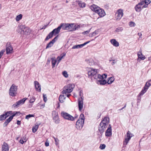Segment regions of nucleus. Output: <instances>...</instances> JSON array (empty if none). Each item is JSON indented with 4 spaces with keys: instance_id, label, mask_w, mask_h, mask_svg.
I'll return each mask as SVG.
<instances>
[{
    "instance_id": "11",
    "label": "nucleus",
    "mask_w": 151,
    "mask_h": 151,
    "mask_svg": "<svg viewBox=\"0 0 151 151\" xmlns=\"http://www.w3.org/2000/svg\"><path fill=\"white\" fill-rule=\"evenodd\" d=\"M67 30L69 31H73L76 30L77 28V26L74 24L68 23Z\"/></svg>"
},
{
    "instance_id": "53",
    "label": "nucleus",
    "mask_w": 151,
    "mask_h": 151,
    "mask_svg": "<svg viewBox=\"0 0 151 151\" xmlns=\"http://www.w3.org/2000/svg\"><path fill=\"white\" fill-rule=\"evenodd\" d=\"M58 35H57L52 40V42L53 43H54L57 40L58 37Z\"/></svg>"
},
{
    "instance_id": "21",
    "label": "nucleus",
    "mask_w": 151,
    "mask_h": 151,
    "mask_svg": "<svg viewBox=\"0 0 151 151\" xmlns=\"http://www.w3.org/2000/svg\"><path fill=\"white\" fill-rule=\"evenodd\" d=\"M8 145L7 143L4 142L2 146V151H9Z\"/></svg>"
},
{
    "instance_id": "10",
    "label": "nucleus",
    "mask_w": 151,
    "mask_h": 151,
    "mask_svg": "<svg viewBox=\"0 0 151 151\" xmlns=\"http://www.w3.org/2000/svg\"><path fill=\"white\" fill-rule=\"evenodd\" d=\"M13 49L10 42L7 43L6 45V51L7 54L11 53L13 52Z\"/></svg>"
},
{
    "instance_id": "37",
    "label": "nucleus",
    "mask_w": 151,
    "mask_h": 151,
    "mask_svg": "<svg viewBox=\"0 0 151 151\" xmlns=\"http://www.w3.org/2000/svg\"><path fill=\"white\" fill-rule=\"evenodd\" d=\"M55 142V144L56 145V146H58L59 144V140L57 138H55V137H53Z\"/></svg>"
},
{
    "instance_id": "60",
    "label": "nucleus",
    "mask_w": 151,
    "mask_h": 151,
    "mask_svg": "<svg viewBox=\"0 0 151 151\" xmlns=\"http://www.w3.org/2000/svg\"><path fill=\"white\" fill-rule=\"evenodd\" d=\"M43 98L44 101L45 102L46 101L47 99V98L45 96V95L43 94Z\"/></svg>"
},
{
    "instance_id": "51",
    "label": "nucleus",
    "mask_w": 151,
    "mask_h": 151,
    "mask_svg": "<svg viewBox=\"0 0 151 151\" xmlns=\"http://www.w3.org/2000/svg\"><path fill=\"white\" fill-rule=\"evenodd\" d=\"M90 30H91V29H90L86 31H85L84 32H83L82 33V34L84 35L88 34V33L90 32Z\"/></svg>"
},
{
    "instance_id": "12",
    "label": "nucleus",
    "mask_w": 151,
    "mask_h": 151,
    "mask_svg": "<svg viewBox=\"0 0 151 151\" xmlns=\"http://www.w3.org/2000/svg\"><path fill=\"white\" fill-rule=\"evenodd\" d=\"M97 72V70L96 69H91V70L88 72V77L89 78H91L92 77L94 76V77L96 76L97 75L96 74Z\"/></svg>"
},
{
    "instance_id": "41",
    "label": "nucleus",
    "mask_w": 151,
    "mask_h": 151,
    "mask_svg": "<svg viewBox=\"0 0 151 151\" xmlns=\"http://www.w3.org/2000/svg\"><path fill=\"white\" fill-rule=\"evenodd\" d=\"M15 114H12V115L11 116H10L9 118L7 119L6 120H7L8 121L9 123L11 121V120L13 119V117L15 116Z\"/></svg>"
},
{
    "instance_id": "48",
    "label": "nucleus",
    "mask_w": 151,
    "mask_h": 151,
    "mask_svg": "<svg viewBox=\"0 0 151 151\" xmlns=\"http://www.w3.org/2000/svg\"><path fill=\"white\" fill-rule=\"evenodd\" d=\"M63 76L65 78H67L68 76L67 72L66 71H64L63 72Z\"/></svg>"
},
{
    "instance_id": "28",
    "label": "nucleus",
    "mask_w": 151,
    "mask_h": 151,
    "mask_svg": "<svg viewBox=\"0 0 151 151\" xmlns=\"http://www.w3.org/2000/svg\"><path fill=\"white\" fill-rule=\"evenodd\" d=\"M114 77H111L109 78H108V81L107 83L108 84H111L114 80Z\"/></svg>"
},
{
    "instance_id": "57",
    "label": "nucleus",
    "mask_w": 151,
    "mask_h": 151,
    "mask_svg": "<svg viewBox=\"0 0 151 151\" xmlns=\"http://www.w3.org/2000/svg\"><path fill=\"white\" fill-rule=\"evenodd\" d=\"M79 48V47L78 46V45H74L72 47V49H78Z\"/></svg>"
},
{
    "instance_id": "30",
    "label": "nucleus",
    "mask_w": 151,
    "mask_h": 151,
    "mask_svg": "<svg viewBox=\"0 0 151 151\" xmlns=\"http://www.w3.org/2000/svg\"><path fill=\"white\" fill-rule=\"evenodd\" d=\"M65 95H60L59 98V100L60 102L61 103H63V100H65Z\"/></svg>"
},
{
    "instance_id": "25",
    "label": "nucleus",
    "mask_w": 151,
    "mask_h": 151,
    "mask_svg": "<svg viewBox=\"0 0 151 151\" xmlns=\"http://www.w3.org/2000/svg\"><path fill=\"white\" fill-rule=\"evenodd\" d=\"M147 90L146 88L145 87H144L142 91L138 94V96H142L145 93Z\"/></svg>"
},
{
    "instance_id": "62",
    "label": "nucleus",
    "mask_w": 151,
    "mask_h": 151,
    "mask_svg": "<svg viewBox=\"0 0 151 151\" xmlns=\"http://www.w3.org/2000/svg\"><path fill=\"white\" fill-rule=\"evenodd\" d=\"M49 142H48L46 141L45 143V145L46 147H47L49 146Z\"/></svg>"
},
{
    "instance_id": "38",
    "label": "nucleus",
    "mask_w": 151,
    "mask_h": 151,
    "mask_svg": "<svg viewBox=\"0 0 151 151\" xmlns=\"http://www.w3.org/2000/svg\"><path fill=\"white\" fill-rule=\"evenodd\" d=\"M90 42V41H87V42H86L84 43H83V44H80V45H78V46L79 48H82L83 46H85V45H86L88 43H89Z\"/></svg>"
},
{
    "instance_id": "17",
    "label": "nucleus",
    "mask_w": 151,
    "mask_h": 151,
    "mask_svg": "<svg viewBox=\"0 0 151 151\" xmlns=\"http://www.w3.org/2000/svg\"><path fill=\"white\" fill-rule=\"evenodd\" d=\"M137 56L138 58L137 59V61H140V60L139 59L143 60L145 58V56L143 55L141 50H140L137 53Z\"/></svg>"
},
{
    "instance_id": "24",
    "label": "nucleus",
    "mask_w": 151,
    "mask_h": 151,
    "mask_svg": "<svg viewBox=\"0 0 151 151\" xmlns=\"http://www.w3.org/2000/svg\"><path fill=\"white\" fill-rule=\"evenodd\" d=\"M68 23H61L59 26L61 27V29L62 28L64 30H67Z\"/></svg>"
},
{
    "instance_id": "18",
    "label": "nucleus",
    "mask_w": 151,
    "mask_h": 151,
    "mask_svg": "<svg viewBox=\"0 0 151 151\" xmlns=\"http://www.w3.org/2000/svg\"><path fill=\"white\" fill-rule=\"evenodd\" d=\"M34 84L36 91L39 92H40L41 89V86L39 83L37 81H35L34 82Z\"/></svg>"
},
{
    "instance_id": "26",
    "label": "nucleus",
    "mask_w": 151,
    "mask_h": 151,
    "mask_svg": "<svg viewBox=\"0 0 151 151\" xmlns=\"http://www.w3.org/2000/svg\"><path fill=\"white\" fill-rule=\"evenodd\" d=\"M54 35L52 31L50 32L48 35L47 36L45 39V41H47L49 39L51 38Z\"/></svg>"
},
{
    "instance_id": "58",
    "label": "nucleus",
    "mask_w": 151,
    "mask_h": 151,
    "mask_svg": "<svg viewBox=\"0 0 151 151\" xmlns=\"http://www.w3.org/2000/svg\"><path fill=\"white\" fill-rule=\"evenodd\" d=\"M137 97L138 98L137 100V102L139 103L140 101L141 98L140 97V96H139L138 95V96Z\"/></svg>"
},
{
    "instance_id": "13",
    "label": "nucleus",
    "mask_w": 151,
    "mask_h": 151,
    "mask_svg": "<svg viewBox=\"0 0 151 151\" xmlns=\"http://www.w3.org/2000/svg\"><path fill=\"white\" fill-rule=\"evenodd\" d=\"M83 97L81 96L79 98L78 100V104L79 110L81 111L83 107Z\"/></svg>"
},
{
    "instance_id": "3",
    "label": "nucleus",
    "mask_w": 151,
    "mask_h": 151,
    "mask_svg": "<svg viewBox=\"0 0 151 151\" xmlns=\"http://www.w3.org/2000/svg\"><path fill=\"white\" fill-rule=\"evenodd\" d=\"M106 77L107 75L106 74H104L102 75L98 74L95 76L94 78L99 79L97 80L98 84L99 83L100 85H104L107 83L105 80H103L104 78H106Z\"/></svg>"
},
{
    "instance_id": "31",
    "label": "nucleus",
    "mask_w": 151,
    "mask_h": 151,
    "mask_svg": "<svg viewBox=\"0 0 151 151\" xmlns=\"http://www.w3.org/2000/svg\"><path fill=\"white\" fill-rule=\"evenodd\" d=\"M51 60L52 64V68H53L55 67V65L57 62V60L55 58H51Z\"/></svg>"
},
{
    "instance_id": "46",
    "label": "nucleus",
    "mask_w": 151,
    "mask_h": 151,
    "mask_svg": "<svg viewBox=\"0 0 151 151\" xmlns=\"http://www.w3.org/2000/svg\"><path fill=\"white\" fill-rule=\"evenodd\" d=\"M65 55V54L64 55H62V56H58V58H57V59L58 60V63H59L60 61L61 60V59L63 58V57Z\"/></svg>"
},
{
    "instance_id": "33",
    "label": "nucleus",
    "mask_w": 151,
    "mask_h": 151,
    "mask_svg": "<svg viewBox=\"0 0 151 151\" xmlns=\"http://www.w3.org/2000/svg\"><path fill=\"white\" fill-rule=\"evenodd\" d=\"M54 43H53V42H52V41H51L47 44L46 49H47L48 48L51 47L52 46Z\"/></svg>"
},
{
    "instance_id": "50",
    "label": "nucleus",
    "mask_w": 151,
    "mask_h": 151,
    "mask_svg": "<svg viewBox=\"0 0 151 151\" xmlns=\"http://www.w3.org/2000/svg\"><path fill=\"white\" fill-rule=\"evenodd\" d=\"M24 138V137H23L22 138L23 139H21L19 141V143H20L22 144H23L24 142H25L26 141V140H25L24 141V140H23V139ZM25 139H24V140H25Z\"/></svg>"
},
{
    "instance_id": "34",
    "label": "nucleus",
    "mask_w": 151,
    "mask_h": 151,
    "mask_svg": "<svg viewBox=\"0 0 151 151\" xmlns=\"http://www.w3.org/2000/svg\"><path fill=\"white\" fill-rule=\"evenodd\" d=\"M22 17V14H19L16 17V20L17 21H18L21 20Z\"/></svg>"
},
{
    "instance_id": "6",
    "label": "nucleus",
    "mask_w": 151,
    "mask_h": 151,
    "mask_svg": "<svg viewBox=\"0 0 151 151\" xmlns=\"http://www.w3.org/2000/svg\"><path fill=\"white\" fill-rule=\"evenodd\" d=\"M61 116L64 119L71 121H73L74 120V118L72 116L64 111H62L61 112Z\"/></svg>"
},
{
    "instance_id": "2",
    "label": "nucleus",
    "mask_w": 151,
    "mask_h": 151,
    "mask_svg": "<svg viewBox=\"0 0 151 151\" xmlns=\"http://www.w3.org/2000/svg\"><path fill=\"white\" fill-rule=\"evenodd\" d=\"M84 119L83 114H81L76 123V127L77 129L80 130L82 128L84 124Z\"/></svg>"
},
{
    "instance_id": "35",
    "label": "nucleus",
    "mask_w": 151,
    "mask_h": 151,
    "mask_svg": "<svg viewBox=\"0 0 151 151\" xmlns=\"http://www.w3.org/2000/svg\"><path fill=\"white\" fill-rule=\"evenodd\" d=\"M39 127L38 125H36L35 127H34L32 128V131L33 133H35L37 131Z\"/></svg>"
},
{
    "instance_id": "39",
    "label": "nucleus",
    "mask_w": 151,
    "mask_h": 151,
    "mask_svg": "<svg viewBox=\"0 0 151 151\" xmlns=\"http://www.w3.org/2000/svg\"><path fill=\"white\" fill-rule=\"evenodd\" d=\"M103 121H105L107 124H108L109 123V119L108 117H105L103 119Z\"/></svg>"
},
{
    "instance_id": "42",
    "label": "nucleus",
    "mask_w": 151,
    "mask_h": 151,
    "mask_svg": "<svg viewBox=\"0 0 151 151\" xmlns=\"http://www.w3.org/2000/svg\"><path fill=\"white\" fill-rule=\"evenodd\" d=\"M12 111H7L4 114L5 115V117H6V118L8 116H9L12 113Z\"/></svg>"
},
{
    "instance_id": "32",
    "label": "nucleus",
    "mask_w": 151,
    "mask_h": 151,
    "mask_svg": "<svg viewBox=\"0 0 151 151\" xmlns=\"http://www.w3.org/2000/svg\"><path fill=\"white\" fill-rule=\"evenodd\" d=\"M78 4L79 6L82 8L85 7L86 6V4L84 2H82L81 1H79Z\"/></svg>"
},
{
    "instance_id": "9",
    "label": "nucleus",
    "mask_w": 151,
    "mask_h": 151,
    "mask_svg": "<svg viewBox=\"0 0 151 151\" xmlns=\"http://www.w3.org/2000/svg\"><path fill=\"white\" fill-rule=\"evenodd\" d=\"M133 136V135L130 131H128L127 134V137L125 138V140L123 142L124 145H127L128 143L131 138Z\"/></svg>"
},
{
    "instance_id": "47",
    "label": "nucleus",
    "mask_w": 151,
    "mask_h": 151,
    "mask_svg": "<svg viewBox=\"0 0 151 151\" xmlns=\"http://www.w3.org/2000/svg\"><path fill=\"white\" fill-rule=\"evenodd\" d=\"M106 147V145L104 144H101L100 146V148L101 150L104 149Z\"/></svg>"
},
{
    "instance_id": "40",
    "label": "nucleus",
    "mask_w": 151,
    "mask_h": 151,
    "mask_svg": "<svg viewBox=\"0 0 151 151\" xmlns=\"http://www.w3.org/2000/svg\"><path fill=\"white\" fill-rule=\"evenodd\" d=\"M6 118V117H5V116L4 114H3L0 116V121H3L4 119H5Z\"/></svg>"
},
{
    "instance_id": "14",
    "label": "nucleus",
    "mask_w": 151,
    "mask_h": 151,
    "mask_svg": "<svg viewBox=\"0 0 151 151\" xmlns=\"http://www.w3.org/2000/svg\"><path fill=\"white\" fill-rule=\"evenodd\" d=\"M123 14V11L122 9H119L118 10L116 14V20H118L120 19L122 17Z\"/></svg>"
},
{
    "instance_id": "29",
    "label": "nucleus",
    "mask_w": 151,
    "mask_h": 151,
    "mask_svg": "<svg viewBox=\"0 0 151 151\" xmlns=\"http://www.w3.org/2000/svg\"><path fill=\"white\" fill-rule=\"evenodd\" d=\"M150 86H151V80H149L146 82L144 87H145L148 90Z\"/></svg>"
},
{
    "instance_id": "27",
    "label": "nucleus",
    "mask_w": 151,
    "mask_h": 151,
    "mask_svg": "<svg viewBox=\"0 0 151 151\" xmlns=\"http://www.w3.org/2000/svg\"><path fill=\"white\" fill-rule=\"evenodd\" d=\"M135 9L136 11L137 12H139L141 10L142 8L141 6L139 4H137L135 7Z\"/></svg>"
},
{
    "instance_id": "43",
    "label": "nucleus",
    "mask_w": 151,
    "mask_h": 151,
    "mask_svg": "<svg viewBox=\"0 0 151 151\" xmlns=\"http://www.w3.org/2000/svg\"><path fill=\"white\" fill-rule=\"evenodd\" d=\"M97 33L96 32V31H95L92 33H90L89 34V36L90 37H92L96 35Z\"/></svg>"
},
{
    "instance_id": "63",
    "label": "nucleus",
    "mask_w": 151,
    "mask_h": 151,
    "mask_svg": "<svg viewBox=\"0 0 151 151\" xmlns=\"http://www.w3.org/2000/svg\"><path fill=\"white\" fill-rule=\"evenodd\" d=\"M112 61H113V62H112V63H111V64L112 65H113L114 64H115L116 62V61L115 60H112Z\"/></svg>"
},
{
    "instance_id": "59",
    "label": "nucleus",
    "mask_w": 151,
    "mask_h": 151,
    "mask_svg": "<svg viewBox=\"0 0 151 151\" xmlns=\"http://www.w3.org/2000/svg\"><path fill=\"white\" fill-rule=\"evenodd\" d=\"M100 123H102L103 124H104V125H106V127H107L108 124H107V123H106V122H105V121L104 122L103 119L102 120V121H101V122Z\"/></svg>"
},
{
    "instance_id": "36",
    "label": "nucleus",
    "mask_w": 151,
    "mask_h": 151,
    "mask_svg": "<svg viewBox=\"0 0 151 151\" xmlns=\"http://www.w3.org/2000/svg\"><path fill=\"white\" fill-rule=\"evenodd\" d=\"M123 30V28L122 27H119L116 28L115 31L116 32H122Z\"/></svg>"
},
{
    "instance_id": "20",
    "label": "nucleus",
    "mask_w": 151,
    "mask_h": 151,
    "mask_svg": "<svg viewBox=\"0 0 151 151\" xmlns=\"http://www.w3.org/2000/svg\"><path fill=\"white\" fill-rule=\"evenodd\" d=\"M110 42L111 44L114 46L117 47L119 45V42L115 39H112L111 40Z\"/></svg>"
},
{
    "instance_id": "61",
    "label": "nucleus",
    "mask_w": 151,
    "mask_h": 151,
    "mask_svg": "<svg viewBox=\"0 0 151 151\" xmlns=\"http://www.w3.org/2000/svg\"><path fill=\"white\" fill-rule=\"evenodd\" d=\"M145 4V2L144 1H142L138 3V4H139L141 6H142L144 4Z\"/></svg>"
},
{
    "instance_id": "52",
    "label": "nucleus",
    "mask_w": 151,
    "mask_h": 151,
    "mask_svg": "<svg viewBox=\"0 0 151 151\" xmlns=\"http://www.w3.org/2000/svg\"><path fill=\"white\" fill-rule=\"evenodd\" d=\"M9 123V122L7 120H6L5 122H4V124L3 126L4 127H5Z\"/></svg>"
},
{
    "instance_id": "8",
    "label": "nucleus",
    "mask_w": 151,
    "mask_h": 151,
    "mask_svg": "<svg viewBox=\"0 0 151 151\" xmlns=\"http://www.w3.org/2000/svg\"><path fill=\"white\" fill-rule=\"evenodd\" d=\"M26 98H24L23 99L16 102V103L13 104L12 106V107L14 108H17L24 104L25 101L27 99Z\"/></svg>"
},
{
    "instance_id": "64",
    "label": "nucleus",
    "mask_w": 151,
    "mask_h": 151,
    "mask_svg": "<svg viewBox=\"0 0 151 151\" xmlns=\"http://www.w3.org/2000/svg\"><path fill=\"white\" fill-rule=\"evenodd\" d=\"M69 93H66L65 96H67L69 98V97L71 96V94Z\"/></svg>"
},
{
    "instance_id": "56",
    "label": "nucleus",
    "mask_w": 151,
    "mask_h": 151,
    "mask_svg": "<svg viewBox=\"0 0 151 151\" xmlns=\"http://www.w3.org/2000/svg\"><path fill=\"white\" fill-rule=\"evenodd\" d=\"M20 114V113L19 111H16L15 112H14V113H13V114H15V116L16 115H19Z\"/></svg>"
},
{
    "instance_id": "5",
    "label": "nucleus",
    "mask_w": 151,
    "mask_h": 151,
    "mask_svg": "<svg viewBox=\"0 0 151 151\" xmlns=\"http://www.w3.org/2000/svg\"><path fill=\"white\" fill-rule=\"evenodd\" d=\"M17 86L13 84L10 87L9 92V95L12 96H15L17 94Z\"/></svg>"
},
{
    "instance_id": "19",
    "label": "nucleus",
    "mask_w": 151,
    "mask_h": 151,
    "mask_svg": "<svg viewBox=\"0 0 151 151\" xmlns=\"http://www.w3.org/2000/svg\"><path fill=\"white\" fill-rule=\"evenodd\" d=\"M22 29V35H27L29 32V28L27 27H25L24 25H23Z\"/></svg>"
},
{
    "instance_id": "16",
    "label": "nucleus",
    "mask_w": 151,
    "mask_h": 151,
    "mask_svg": "<svg viewBox=\"0 0 151 151\" xmlns=\"http://www.w3.org/2000/svg\"><path fill=\"white\" fill-rule=\"evenodd\" d=\"M111 124H109V127L105 133V135L107 137H110L111 135Z\"/></svg>"
},
{
    "instance_id": "45",
    "label": "nucleus",
    "mask_w": 151,
    "mask_h": 151,
    "mask_svg": "<svg viewBox=\"0 0 151 151\" xmlns=\"http://www.w3.org/2000/svg\"><path fill=\"white\" fill-rule=\"evenodd\" d=\"M129 25L131 27H134L135 26L136 24L134 22H129Z\"/></svg>"
},
{
    "instance_id": "22",
    "label": "nucleus",
    "mask_w": 151,
    "mask_h": 151,
    "mask_svg": "<svg viewBox=\"0 0 151 151\" xmlns=\"http://www.w3.org/2000/svg\"><path fill=\"white\" fill-rule=\"evenodd\" d=\"M60 29L61 27L59 26L57 28L54 29L52 32L53 33L54 35H55L59 33Z\"/></svg>"
},
{
    "instance_id": "1",
    "label": "nucleus",
    "mask_w": 151,
    "mask_h": 151,
    "mask_svg": "<svg viewBox=\"0 0 151 151\" xmlns=\"http://www.w3.org/2000/svg\"><path fill=\"white\" fill-rule=\"evenodd\" d=\"M90 8L92 11L98 14L100 17H103L106 14L104 10L94 4L91 5Z\"/></svg>"
},
{
    "instance_id": "49",
    "label": "nucleus",
    "mask_w": 151,
    "mask_h": 151,
    "mask_svg": "<svg viewBox=\"0 0 151 151\" xmlns=\"http://www.w3.org/2000/svg\"><path fill=\"white\" fill-rule=\"evenodd\" d=\"M35 98L34 97H32V98L29 100V102L30 103H32L35 101Z\"/></svg>"
},
{
    "instance_id": "54",
    "label": "nucleus",
    "mask_w": 151,
    "mask_h": 151,
    "mask_svg": "<svg viewBox=\"0 0 151 151\" xmlns=\"http://www.w3.org/2000/svg\"><path fill=\"white\" fill-rule=\"evenodd\" d=\"M4 51V50H2L0 52V59L1 58V57L3 56Z\"/></svg>"
},
{
    "instance_id": "15",
    "label": "nucleus",
    "mask_w": 151,
    "mask_h": 151,
    "mask_svg": "<svg viewBox=\"0 0 151 151\" xmlns=\"http://www.w3.org/2000/svg\"><path fill=\"white\" fill-rule=\"evenodd\" d=\"M54 115L53 117V120L56 124H58L59 123L60 120L58 116V113L55 111H54L52 113Z\"/></svg>"
},
{
    "instance_id": "55",
    "label": "nucleus",
    "mask_w": 151,
    "mask_h": 151,
    "mask_svg": "<svg viewBox=\"0 0 151 151\" xmlns=\"http://www.w3.org/2000/svg\"><path fill=\"white\" fill-rule=\"evenodd\" d=\"M145 3L146 4H148L150 3V0H145Z\"/></svg>"
},
{
    "instance_id": "23",
    "label": "nucleus",
    "mask_w": 151,
    "mask_h": 151,
    "mask_svg": "<svg viewBox=\"0 0 151 151\" xmlns=\"http://www.w3.org/2000/svg\"><path fill=\"white\" fill-rule=\"evenodd\" d=\"M23 25H20L18 27L17 29V32L18 33L22 35V29Z\"/></svg>"
},
{
    "instance_id": "4",
    "label": "nucleus",
    "mask_w": 151,
    "mask_h": 151,
    "mask_svg": "<svg viewBox=\"0 0 151 151\" xmlns=\"http://www.w3.org/2000/svg\"><path fill=\"white\" fill-rule=\"evenodd\" d=\"M74 87V85L73 84H68L64 86L63 88V90L62 92L63 95H65L66 96V93H70L72 91Z\"/></svg>"
},
{
    "instance_id": "44",
    "label": "nucleus",
    "mask_w": 151,
    "mask_h": 151,
    "mask_svg": "<svg viewBox=\"0 0 151 151\" xmlns=\"http://www.w3.org/2000/svg\"><path fill=\"white\" fill-rule=\"evenodd\" d=\"M34 114H29L26 116L25 119H28L31 117H34Z\"/></svg>"
},
{
    "instance_id": "7",
    "label": "nucleus",
    "mask_w": 151,
    "mask_h": 151,
    "mask_svg": "<svg viewBox=\"0 0 151 151\" xmlns=\"http://www.w3.org/2000/svg\"><path fill=\"white\" fill-rule=\"evenodd\" d=\"M102 123H100L98 126V131L100 132L101 135L99 136V138H101L102 135L104 130L107 127L106 125H104Z\"/></svg>"
}]
</instances>
